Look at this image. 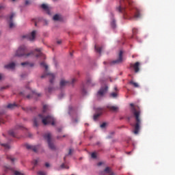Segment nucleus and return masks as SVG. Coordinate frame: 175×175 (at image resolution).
Listing matches in <instances>:
<instances>
[{
  "instance_id": "nucleus-41",
  "label": "nucleus",
  "mask_w": 175,
  "mask_h": 175,
  "mask_svg": "<svg viewBox=\"0 0 175 175\" xmlns=\"http://www.w3.org/2000/svg\"><path fill=\"white\" fill-rule=\"evenodd\" d=\"M38 175H46L45 172H42V171L38 172Z\"/></svg>"
},
{
  "instance_id": "nucleus-10",
  "label": "nucleus",
  "mask_w": 175,
  "mask_h": 175,
  "mask_svg": "<svg viewBox=\"0 0 175 175\" xmlns=\"http://www.w3.org/2000/svg\"><path fill=\"white\" fill-rule=\"evenodd\" d=\"M104 111L103 108L98 107L96 109V114L94 115L93 119L94 121H96V120L98 118L99 116H100L101 114H103Z\"/></svg>"
},
{
  "instance_id": "nucleus-24",
  "label": "nucleus",
  "mask_w": 175,
  "mask_h": 175,
  "mask_svg": "<svg viewBox=\"0 0 175 175\" xmlns=\"http://www.w3.org/2000/svg\"><path fill=\"white\" fill-rule=\"evenodd\" d=\"M94 49L96 52H98L99 54H101L103 47H98L96 45H95Z\"/></svg>"
},
{
  "instance_id": "nucleus-18",
  "label": "nucleus",
  "mask_w": 175,
  "mask_h": 175,
  "mask_svg": "<svg viewBox=\"0 0 175 175\" xmlns=\"http://www.w3.org/2000/svg\"><path fill=\"white\" fill-rule=\"evenodd\" d=\"M35 51L38 53V54L36 55V57H42L44 58V59H46L45 55L42 53V49H37Z\"/></svg>"
},
{
  "instance_id": "nucleus-34",
  "label": "nucleus",
  "mask_w": 175,
  "mask_h": 175,
  "mask_svg": "<svg viewBox=\"0 0 175 175\" xmlns=\"http://www.w3.org/2000/svg\"><path fill=\"white\" fill-rule=\"evenodd\" d=\"M22 109L26 111H33V109L31 107H23Z\"/></svg>"
},
{
  "instance_id": "nucleus-62",
  "label": "nucleus",
  "mask_w": 175,
  "mask_h": 175,
  "mask_svg": "<svg viewBox=\"0 0 175 175\" xmlns=\"http://www.w3.org/2000/svg\"><path fill=\"white\" fill-rule=\"evenodd\" d=\"M103 64H107V62H103Z\"/></svg>"
},
{
  "instance_id": "nucleus-33",
  "label": "nucleus",
  "mask_w": 175,
  "mask_h": 175,
  "mask_svg": "<svg viewBox=\"0 0 175 175\" xmlns=\"http://www.w3.org/2000/svg\"><path fill=\"white\" fill-rule=\"evenodd\" d=\"M117 96H118V94L116 92H113V93L110 94V97L113 98H117Z\"/></svg>"
},
{
  "instance_id": "nucleus-64",
  "label": "nucleus",
  "mask_w": 175,
  "mask_h": 175,
  "mask_svg": "<svg viewBox=\"0 0 175 175\" xmlns=\"http://www.w3.org/2000/svg\"><path fill=\"white\" fill-rule=\"evenodd\" d=\"M115 90H117V87L115 88Z\"/></svg>"
},
{
  "instance_id": "nucleus-2",
  "label": "nucleus",
  "mask_w": 175,
  "mask_h": 175,
  "mask_svg": "<svg viewBox=\"0 0 175 175\" xmlns=\"http://www.w3.org/2000/svg\"><path fill=\"white\" fill-rule=\"evenodd\" d=\"M130 106L131 107V111L135 118V123L133 125L134 131L133 133L135 135H137L140 131L141 125H142V119H141V110L138 106H135L134 104L131 103Z\"/></svg>"
},
{
  "instance_id": "nucleus-7",
  "label": "nucleus",
  "mask_w": 175,
  "mask_h": 175,
  "mask_svg": "<svg viewBox=\"0 0 175 175\" xmlns=\"http://www.w3.org/2000/svg\"><path fill=\"white\" fill-rule=\"evenodd\" d=\"M49 77V82L50 83L53 84L54 83V80L55 79V75L53 73H47V72H45L44 74H43L42 76H41V79H44L46 77Z\"/></svg>"
},
{
  "instance_id": "nucleus-54",
  "label": "nucleus",
  "mask_w": 175,
  "mask_h": 175,
  "mask_svg": "<svg viewBox=\"0 0 175 175\" xmlns=\"http://www.w3.org/2000/svg\"><path fill=\"white\" fill-rule=\"evenodd\" d=\"M62 131V129H61V128L57 129V131H58L59 133H61Z\"/></svg>"
},
{
  "instance_id": "nucleus-16",
  "label": "nucleus",
  "mask_w": 175,
  "mask_h": 175,
  "mask_svg": "<svg viewBox=\"0 0 175 175\" xmlns=\"http://www.w3.org/2000/svg\"><path fill=\"white\" fill-rule=\"evenodd\" d=\"M25 146L27 150H31L34 152H36L38 151V148L36 146H31L29 144H26Z\"/></svg>"
},
{
  "instance_id": "nucleus-8",
  "label": "nucleus",
  "mask_w": 175,
  "mask_h": 175,
  "mask_svg": "<svg viewBox=\"0 0 175 175\" xmlns=\"http://www.w3.org/2000/svg\"><path fill=\"white\" fill-rule=\"evenodd\" d=\"M36 30H33V31H31V33H30V35L23 36V38H26V39L33 42L36 39Z\"/></svg>"
},
{
  "instance_id": "nucleus-3",
  "label": "nucleus",
  "mask_w": 175,
  "mask_h": 175,
  "mask_svg": "<svg viewBox=\"0 0 175 175\" xmlns=\"http://www.w3.org/2000/svg\"><path fill=\"white\" fill-rule=\"evenodd\" d=\"M38 118L41 119L43 125H48V124L55 125V118L52 116L48 115L45 116L43 114H39Z\"/></svg>"
},
{
  "instance_id": "nucleus-58",
  "label": "nucleus",
  "mask_w": 175,
  "mask_h": 175,
  "mask_svg": "<svg viewBox=\"0 0 175 175\" xmlns=\"http://www.w3.org/2000/svg\"><path fill=\"white\" fill-rule=\"evenodd\" d=\"M83 94H86V90H85V89H83Z\"/></svg>"
},
{
  "instance_id": "nucleus-44",
  "label": "nucleus",
  "mask_w": 175,
  "mask_h": 175,
  "mask_svg": "<svg viewBox=\"0 0 175 175\" xmlns=\"http://www.w3.org/2000/svg\"><path fill=\"white\" fill-rule=\"evenodd\" d=\"M61 167H62V168H66V169H68V168H69L68 166H66L64 164H62V165H61Z\"/></svg>"
},
{
  "instance_id": "nucleus-32",
  "label": "nucleus",
  "mask_w": 175,
  "mask_h": 175,
  "mask_svg": "<svg viewBox=\"0 0 175 175\" xmlns=\"http://www.w3.org/2000/svg\"><path fill=\"white\" fill-rule=\"evenodd\" d=\"M53 19V21H59V15L58 14L54 15Z\"/></svg>"
},
{
  "instance_id": "nucleus-57",
  "label": "nucleus",
  "mask_w": 175,
  "mask_h": 175,
  "mask_svg": "<svg viewBox=\"0 0 175 175\" xmlns=\"http://www.w3.org/2000/svg\"><path fill=\"white\" fill-rule=\"evenodd\" d=\"M72 109V107H69V113H70V111Z\"/></svg>"
},
{
  "instance_id": "nucleus-1",
  "label": "nucleus",
  "mask_w": 175,
  "mask_h": 175,
  "mask_svg": "<svg viewBox=\"0 0 175 175\" xmlns=\"http://www.w3.org/2000/svg\"><path fill=\"white\" fill-rule=\"evenodd\" d=\"M129 8V10L134 8V3L131 0H120V6L116 10L123 14L124 18L130 21L141 18L142 15L139 10H136V12L133 15V12L130 10H127L126 8Z\"/></svg>"
},
{
  "instance_id": "nucleus-27",
  "label": "nucleus",
  "mask_w": 175,
  "mask_h": 175,
  "mask_svg": "<svg viewBox=\"0 0 175 175\" xmlns=\"http://www.w3.org/2000/svg\"><path fill=\"white\" fill-rule=\"evenodd\" d=\"M40 66L45 68V70L47 72L48 70V66L46 64L45 62H41Z\"/></svg>"
},
{
  "instance_id": "nucleus-49",
  "label": "nucleus",
  "mask_w": 175,
  "mask_h": 175,
  "mask_svg": "<svg viewBox=\"0 0 175 175\" xmlns=\"http://www.w3.org/2000/svg\"><path fill=\"white\" fill-rule=\"evenodd\" d=\"M7 88V86H3L1 88V90L2 91L3 90H5Z\"/></svg>"
},
{
  "instance_id": "nucleus-30",
  "label": "nucleus",
  "mask_w": 175,
  "mask_h": 175,
  "mask_svg": "<svg viewBox=\"0 0 175 175\" xmlns=\"http://www.w3.org/2000/svg\"><path fill=\"white\" fill-rule=\"evenodd\" d=\"M6 158L7 159L10 160L12 163L16 160V159L13 158L10 154H7Z\"/></svg>"
},
{
  "instance_id": "nucleus-21",
  "label": "nucleus",
  "mask_w": 175,
  "mask_h": 175,
  "mask_svg": "<svg viewBox=\"0 0 175 175\" xmlns=\"http://www.w3.org/2000/svg\"><path fill=\"white\" fill-rule=\"evenodd\" d=\"M86 84H88V85H89V86H94L95 85V83L92 81L91 78L88 79V80L86 81Z\"/></svg>"
},
{
  "instance_id": "nucleus-25",
  "label": "nucleus",
  "mask_w": 175,
  "mask_h": 175,
  "mask_svg": "<svg viewBox=\"0 0 175 175\" xmlns=\"http://www.w3.org/2000/svg\"><path fill=\"white\" fill-rule=\"evenodd\" d=\"M129 83H130L131 85H133L135 88H139V84H138L137 83L133 81V80H131V81L129 82Z\"/></svg>"
},
{
  "instance_id": "nucleus-59",
  "label": "nucleus",
  "mask_w": 175,
  "mask_h": 175,
  "mask_svg": "<svg viewBox=\"0 0 175 175\" xmlns=\"http://www.w3.org/2000/svg\"><path fill=\"white\" fill-rule=\"evenodd\" d=\"M57 139H61V137L60 136H57Z\"/></svg>"
},
{
  "instance_id": "nucleus-60",
  "label": "nucleus",
  "mask_w": 175,
  "mask_h": 175,
  "mask_svg": "<svg viewBox=\"0 0 175 175\" xmlns=\"http://www.w3.org/2000/svg\"><path fill=\"white\" fill-rule=\"evenodd\" d=\"M30 66H31V67H33V64H30Z\"/></svg>"
},
{
  "instance_id": "nucleus-6",
  "label": "nucleus",
  "mask_w": 175,
  "mask_h": 175,
  "mask_svg": "<svg viewBox=\"0 0 175 175\" xmlns=\"http://www.w3.org/2000/svg\"><path fill=\"white\" fill-rule=\"evenodd\" d=\"M76 81H77V79L75 78H73L72 79V82L66 81L64 79H62L60 81L59 85L61 88H63L67 85H70V84L73 85Z\"/></svg>"
},
{
  "instance_id": "nucleus-53",
  "label": "nucleus",
  "mask_w": 175,
  "mask_h": 175,
  "mask_svg": "<svg viewBox=\"0 0 175 175\" xmlns=\"http://www.w3.org/2000/svg\"><path fill=\"white\" fill-rule=\"evenodd\" d=\"M72 152V149H70L69 152H68V154H69V155H71Z\"/></svg>"
},
{
  "instance_id": "nucleus-46",
  "label": "nucleus",
  "mask_w": 175,
  "mask_h": 175,
  "mask_svg": "<svg viewBox=\"0 0 175 175\" xmlns=\"http://www.w3.org/2000/svg\"><path fill=\"white\" fill-rule=\"evenodd\" d=\"M30 4V1L29 0H26L25 5H29Z\"/></svg>"
},
{
  "instance_id": "nucleus-36",
  "label": "nucleus",
  "mask_w": 175,
  "mask_h": 175,
  "mask_svg": "<svg viewBox=\"0 0 175 175\" xmlns=\"http://www.w3.org/2000/svg\"><path fill=\"white\" fill-rule=\"evenodd\" d=\"M106 126H107V123H106V122H103V124H101L100 125V127L101 129H105Z\"/></svg>"
},
{
  "instance_id": "nucleus-29",
  "label": "nucleus",
  "mask_w": 175,
  "mask_h": 175,
  "mask_svg": "<svg viewBox=\"0 0 175 175\" xmlns=\"http://www.w3.org/2000/svg\"><path fill=\"white\" fill-rule=\"evenodd\" d=\"M38 122H39V120L38 118H34L33 119V126L35 127H38Z\"/></svg>"
},
{
  "instance_id": "nucleus-45",
  "label": "nucleus",
  "mask_w": 175,
  "mask_h": 175,
  "mask_svg": "<svg viewBox=\"0 0 175 175\" xmlns=\"http://www.w3.org/2000/svg\"><path fill=\"white\" fill-rule=\"evenodd\" d=\"M11 170L12 169H11V167H9V166L5 167V171H7V170Z\"/></svg>"
},
{
  "instance_id": "nucleus-14",
  "label": "nucleus",
  "mask_w": 175,
  "mask_h": 175,
  "mask_svg": "<svg viewBox=\"0 0 175 175\" xmlns=\"http://www.w3.org/2000/svg\"><path fill=\"white\" fill-rule=\"evenodd\" d=\"M40 22V23H45V25L48 24V21L44 19L43 18H38L34 22L35 27L38 26V23Z\"/></svg>"
},
{
  "instance_id": "nucleus-48",
  "label": "nucleus",
  "mask_w": 175,
  "mask_h": 175,
  "mask_svg": "<svg viewBox=\"0 0 175 175\" xmlns=\"http://www.w3.org/2000/svg\"><path fill=\"white\" fill-rule=\"evenodd\" d=\"M45 166H46V167H50V164H49V163H45Z\"/></svg>"
},
{
  "instance_id": "nucleus-31",
  "label": "nucleus",
  "mask_w": 175,
  "mask_h": 175,
  "mask_svg": "<svg viewBox=\"0 0 175 175\" xmlns=\"http://www.w3.org/2000/svg\"><path fill=\"white\" fill-rule=\"evenodd\" d=\"M49 107L48 105H43V109H42V112L45 113L49 110Z\"/></svg>"
},
{
  "instance_id": "nucleus-47",
  "label": "nucleus",
  "mask_w": 175,
  "mask_h": 175,
  "mask_svg": "<svg viewBox=\"0 0 175 175\" xmlns=\"http://www.w3.org/2000/svg\"><path fill=\"white\" fill-rule=\"evenodd\" d=\"M26 65H28L27 62H23V63H21V66H25Z\"/></svg>"
},
{
  "instance_id": "nucleus-9",
  "label": "nucleus",
  "mask_w": 175,
  "mask_h": 175,
  "mask_svg": "<svg viewBox=\"0 0 175 175\" xmlns=\"http://www.w3.org/2000/svg\"><path fill=\"white\" fill-rule=\"evenodd\" d=\"M122 51H120L118 55V59L113 60L111 62V65H115L116 64H121L122 62Z\"/></svg>"
},
{
  "instance_id": "nucleus-11",
  "label": "nucleus",
  "mask_w": 175,
  "mask_h": 175,
  "mask_svg": "<svg viewBox=\"0 0 175 175\" xmlns=\"http://www.w3.org/2000/svg\"><path fill=\"white\" fill-rule=\"evenodd\" d=\"M130 66L133 68L135 73H138L139 72L140 63L139 62H137L135 64H131Z\"/></svg>"
},
{
  "instance_id": "nucleus-52",
  "label": "nucleus",
  "mask_w": 175,
  "mask_h": 175,
  "mask_svg": "<svg viewBox=\"0 0 175 175\" xmlns=\"http://www.w3.org/2000/svg\"><path fill=\"white\" fill-rule=\"evenodd\" d=\"M3 78V75L2 74H0V81L2 80Z\"/></svg>"
},
{
  "instance_id": "nucleus-35",
  "label": "nucleus",
  "mask_w": 175,
  "mask_h": 175,
  "mask_svg": "<svg viewBox=\"0 0 175 175\" xmlns=\"http://www.w3.org/2000/svg\"><path fill=\"white\" fill-rule=\"evenodd\" d=\"M52 91H54V88H53V87H51V86L49 87V88H48V92H49V93H51Z\"/></svg>"
},
{
  "instance_id": "nucleus-4",
  "label": "nucleus",
  "mask_w": 175,
  "mask_h": 175,
  "mask_svg": "<svg viewBox=\"0 0 175 175\" xmlns=\"http://www.w3.org/2000/svg\"><path fill=\"white\" fill-rule=\"evenodd\" d=\"M51 137L52 135H51V133H46L43 135L44 139L47 141L49 148L54 150L56 149V147L54 143L52 142Z\"/></svg>"
},
{
  "instance_id": "nucleus-37",
  "label": "nucleus",
  "mask_w": 175,
  "mask_h": 175,
  "mask_svg": "<svg viewBox=\"0 0 175 175\" xmlns=\"http://www.w3.org/2000/svg\"><path fill=\"white\" fill-rule=\"evenodd\" d=\"M96 157H97L96 153H95V152H93L92 153V159H96Z\"/></svg>"
},
{
  "instance_id": "nucleus-43",
  "label": "nucleus",
  "mask_w": 175,
  "mask_h": 175,
  "mask_svg": "<svg viewBox=\"0 0 175 175\" xmlns=\"http://www.w3.org/2000/svg\"><path fill=\"white\" fill-rule=\"evenodd\" d=\"M32 94L34 95H37L38 96H40L41 94L40 93H36V92H32Z\"/></svg>"
},
{
  "instance_id": "nucleus-61",
  "label": "nucleus",
  "mask_w": 175,
  "mask_h": 175,
  "mask_svg": "<svg viewBox=\"0 0 175 175\" xmlns=\"http://www.w3.org/2000/svg\"><path fill=\"white\" fill-rule=\"evenodd\" d=\"M21 77H22V78H24V76H23V75H21Z\"/></svg>"
},
{
  "instance_id": "nucleus-38",
  "label": "nucleus",
  "mask_w": 175,
  "mask_h": 175,
  "mask_svg": "<svg viewBox=\"0 0 175 175\" xmlns=\"http://www.w3.org/2000/svg\"><path fill=\"white\" fill-rule=\"evenodd\" d=\"M9 135L14 137H15V133H14V131H9Z\"/></svg>"
},
{
  "instance_id": "nucleus-63",
  "label": "nucleus",
  "mask_w": 175,
  "mask_h": 175,
  "mask_svg": "<svg viewBox=\"0 0 175 175\" xmlns=\"http://www.w3.org/2000/svg\"><path fill=\"white\" fill-rule=\"evenodd\" d=\"M130 119H131V118H130V117H129V118H128V120H129Z\"/></svg>"
},
{
  "instance_id": "nucleus-17",
  "label": "nucleus",
  "mask_w": 175,
  "mask_h": 175,
  "mask_svg": "<svg viewBox=\"0 0 175 175\" xmlns=\"http://www.w3.org/2000/svg\"><path fill=\"white\" fill-rule=\"evenodd\" d=\"M15 16V14L14 13H12V14L10 15V25H9V27L10 29H12L14 27L15 25L13 22V18L14 16Z\"/></svg>"
},
{
  "instance_id": "nucleus-19",
  "label": "nucleus",
  "mask_w": 175,
  "mask_h": 175,
  "mask_svg": "<svg viewBox=\"0 0 175 175\" xmlns=\"http://www.w3.org/2000/svg\"><path fill=\"white\" fill-rule=\"evenodd\" d=\"M107 108L109 111H113V112H117V111H118V107H117V106L108 105V106H107Z\"/></svg>"
},
{
  "instance_id": "nucleus-28",
  "label": "nucleus",
  "mask_w": 175,
  "mask_h": 175,
  "mask_svg": "<svg viewBox=\"0 0 175 175\" xmlns=\"http://www.w3.org/2000/svg\"><path fill=\"white\" fill-rule=\"evenodd\" d=\"M1 145L3 146L6 150L10 148V146L8 144H1Z\"/></svg>"
},
{
  "instance_id": "nucleus-40",
  "label": "nucleus",
  "mask_w": 175,
  "mask_h": 175,
  "mask_svg": "<svg viewBox=\"0 0 175 175\" xmlns=\"http://www.w3.org/2000/svg\"><path fill=\"white\" fill-rule=\"evenodd\" d=\"M14 174H15V175H23V173H21V172H18V171H16V172H14Z\"/></svg>"
},
{
  "instance_id": "nucleus-51",
  "label": "nucleus",
  "mask_w": 175,
  "mask_h": 175,
  "mask_svg": "<svg viewBox=\"0 0 175 175\" xmlns=\"http://www.w3.org/2000/svg\"><path fill=\"white\" fill-rule=\"evenodd\" d=\"M57 43L58 44H61V43H62V40H58V41L57 42Z\"/></svg>"
},
{
  "instance_id": "nucleus-50",
  "label": "nucleus",
  "mask_w": 175,
  "mask_h": 175,
  "mask_svg": "<svg viewBox=\"0 0 175 175\" xmlns=\"http://www.w3.org/2000/svg\"><path fill=\"white\" fill-rule=\"evenodd\" d=\"M73 122H78V118H76L75 120H72Z\"/></svg>"
},
{
  "instance_id": "nucleus-13",
  "label": "nucleus",
  "mask_w": 175,
  "mask_h": 175,
  "mask_svg": "<svg viewBox=\"0 0 175 175\" xmlns=\"http://www.w3.org/2000/svg\"><path fill=\"white\" fill-rule=\"evenodd\" d=\"M41 8L46 12L48 15H51L50 8L46 4H42Z\"/></svg>"
},
{
  "instance_id": "nucleus-23",
  "label": "nucleus",
  "mask_w": 175,
  "mask_h": 175,
  "mask_svg": "<svg viewBox=\"0 0 175 175\" xmlns=\"http://www.w3.org/2000/svg\"><path fill=\"white\" fill-rule=\"evenodd\" d=\"M16 107H17V105H16L15 103H13V104H9L7 106V108L10 109H14Z\"/></svg>"
},
{
  "instance_id": "nucleus-5",
  "label": "nucleus",
  "mask_w": 175,
  "mask_h": 175,
  "mask_svg": "<svg viewBox=\"0 0 175 175\" xmlns=\"http://www.w3.org/2000/svg\"><path fill=\"white\" fill-rule=\"evenodd\" d=\"M27 51V48L25 46L23 45V46H21L18 51H16V56H18V57H21V56H24V55H26V56H29L31 54H33V52H31L29 53H27V55H25V53Z\"/></svg>"
},
{
  "instance_id": "nucleus-56",
  "label": "nucleus",
  "mask_w": 175,
  "mask_h": 175,
  "mask_svg": "<svg viewBox=\"0 0 175 175\" xmlns=\"http://www.w3.org/2000/svg\"><path fill=\"white\" fill-rule=\"evenodd\" d=\"M27 98L30 99L31 98V94L27 95Z\"/></svg>"
},
{
  "instance_id": "nucleus-22",
  "label": "nucleus",
  "mask_w": 175,
  "mask_h": 175,
  "mask_svg": "<svg viewBox=\"0 0 175 175\" xmlns=\"http://www.w3.org/2000/svg\"><path fill=\"white\" fill-rule=\"evenodd\" d=\"M5 116L2 112H0V125L1 124H5V120H4Z\"/></svg>"
},
{
  "instance_id": "nucleus-26",
  "label": "nucleus",
  "mask_w": 175,
  "mask_h": 175,
  "mask_svg": "<svg viewBox=\"0 0 175 175\" xmlns=\"http://www.w3.org/2000/svg\"><path fill=\"white\" fill-rule=\"evenodd\" d=\"M111 26L113 29H115L116 27V21L115 19H113L111 22Z\"/></svg>"
},
{
  "instance_id": "nucleus-15",
  "label": "nucleus",
  "mask_w": 175,
  "mask_h": 175,
  "mask_svg": "<svg viewBox=\"0 0 175 175\" xmlns=\"http://www.w3.org/2000/svg\"><path fill=\"white\" fill-rule=\"evenodd\" d=\"M105 174H107L109 175H115L114 172L109 167H106L104 170V171L101 173L102 175H105Z\"/></svg>"
},
{
  "instance_id": "nucleus-39",
  "label": "nucleus",
  "mask_w": 175,
  "mask_h": 175,
  "mask_svg": "<svg viewBox=\"0 0 175 175\" xmlns=\"http://www.w3.org/2000/svg\"><path fill=\"white\" fill-rule=\"evenodd\" d=\"M32 163H33V165L34 166H36V165H38V160H33V161H32Z\"/></svg>"
},
{
  "instance_id": "nucleus-12",
  "label": "nucleus",
  "mask_w": 175,
  "mask_h": 175,
  "mask_svg": "<svg viewBox=\"0 0 175 175\" xmlns=\"http://www.w3.org/2000/svg\"><path fill=\"white\" fill-rule=\"evenodd\" d=\"M108 91V86L105 85L104 87H101L100 89L98 90L97 94L100 96H103Z\"/></svg>"
},
{
  "instance_id": "nucleus-42",
  "label": "nucleus",
  "mask_w": 175,
  "mask_h": 175,
  "mask_svg": "<svg viewBox=\"0 0 175 175\" xmlns=\"http://www.w3.org/2000/svg\"><path fill=\"white\" fill-rule=\"evenodd\" d=\"M133 33L135 35L137 33V29H133Z\"/></svg>"
},
{
  "instance_id": "nucleus-55",
  "label": "nucleus",
  "mask_w": 175,
  "mask_h": 175,
  "mask_svg": "<svg viewBox=\"0 0 175 175\" xmlns=\"http://www.w3.org/2000/svg\"><path fill=\"white\" fill-rule=\"evenodd\" d=\"M103 165V163H102V162H100V163H98L97 164L98 166H100V165Z\"/></svg>"
},
{
  "instance_id": "nucleus-20",
  "label": "nucleus",
  "mask_w": 175,
  "mask_h": 175,
  "mask_svg": "<svg viewBox=\"0 0 175 175\" xmlns=\"http://www.w3.org/2000/svg\"><path fill=\"white\" fill-rule=\"evenodd\" d=\"M16 64L14 62L10 63L4 66L5 69L13 70L14 69Z\"/></svg>"
}]
</instances>
